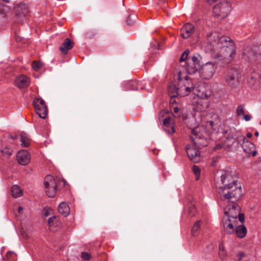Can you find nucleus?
<instances>
[{
    "label": "nucleus",
    "mask_w": 261,
    "mask_h": 261,
    "mask_svg": "<svg viewBox=\"0 0 261 261\" xmlns=\"http://www.w3.org/2000/svg\"><path fill=\"white\" fill-rule=\"evenodd\" d=\"M192 170L195 175L196 180H198L200 175V168L197 166L194 165L193 166Z\"/></svg>",
    "instance_id": "34"
},
{
    "label": "nucleus",
    "mask_w": 261,
    "mask_h": 261,
    "mask_svg": "<svg viewBox=\"0 0 261 261\" xmlns=\"http://www.w3.org/2000/svg\"><path fill=\"white\" fill-rule=\"evenodd\" d=\"M180 73H181V72H179V73H178V80H179V81H180V82L181 83L182 81H181V76H180Z\"/></svg>",
    "instance_id": "55"
},
{
    "label": "nucleus",
    "mask_w": 261,
    "mask_h": 261,
    "mask_svg": "<svg viewBox=\"0 0 261 261\" xmlns=\"http://www.w3.org/2000/svg\"><path fill=\"white\" fill-rule=\"evenodd\" d=\"M8 155L10 156L11 155V153L10 152H9L8 153Z\"/></svg>",
    "instance_id": "60"
},
{
    "label": "nucleus",
    "mask_w": 261,
    "mask_h": 261,
    "mask_svg": "<svg viewBox=\"0 0 261 261\" xmlns=\"http://www.w3.org/2000/svg\"><path fill=\"white\" fill-rule=\"evenodd\" d=\"M241 145L244 150L248 155L254 156L256 154L255 146L254 144L246 140L245 136L240 135Z\"/></svg>",
    "instance_id": "11"
},
{
    "label": "nucleus",
    "mask_w": 261,
    "mask_h": 261,
    "mask_svg": "<svg viewBox=\"0 0 261 261\" xmlns=\"http://www.w3.org/2000/svg\"><path fill=\"white\" fill-rule=\"evenodd\" d=\"M29 10L28 6L24 4H19L16 8L15 16L16 21L19 23H21L25 19L28 14Z\"/></svg>",
    "instance_id": "13"
},
{
    "label": "nucleus",
    "mask_w": 261,
    "mask_h": 261,
    "mask_svg": "<svg viewBox=\"0 0 261 261\" xmlns=\"http://www.w3.org/2000/svg\"><path fill=\"white\" fill-rule=\"evenodd\" d=\"M256 82H257L256 79L252 76L250 77L248 80V83L250 86H253Z\"/></svg>",
    "instance_id": "45"
},
{
    "label": "nucleus",
    "mask_w": 261,
    "mask_h": 261,
    "mask_svg": "<svg viewBox=\"0 0 261 261\" xmlns=\"http://www.w3.org/2000/svg\"><path fill=\"white\" fill-rule=\"evenodd\" d=\"M244 118L246 121H248L251 119V116L249 115L246 114L244 115Z\"/></svg>",
    "instance_id": "49"
},
{
    "label": "nucleus",
    "mask_w": 261,
    "mask_h": 261,
    "mask_svg": "<svg viewBox=\"0 0 261 261\" xmlns=\"http://www.w3.org/2000/svg\"><path fill=\"white\" fill-rule=\"evenodd\" d=\"M197 109L199 111H204L208 106V101L207 99H201L198 98L197 101Z\"/></svg>",
    "instance_id": "28"
},
{
    "label": "nucleus",
    "mask_w": 261,
    "mask_h": 261,
    "mask_svg": "<svg viewBox=\"0 0 261 261\" xmlns=\"http://www.w3.org/2000/svg\"><path fill=\"white\" fill-rule=\"evenodd\" d=\"M232 204L230 206L228 205L225 208L224 214L226 218H232V217H235L237 219L238 214L239 213V207L236 203V202H231Z\"/></svg>",
    "instance_id": "15"
},
{
    "label": "nucleus",
    "mask_w": 261,
    "mask_h": 261,
    "mask_svg": "<svg viewBox=\"0 0 261 261\" xmlns=\"http://www.w3.org/2000/svg\"><path fill=\"white\" fill-rule=\"evenodd\" d=\"M12 195L14 198H17L21 196V190L20 188L16 185L13 186L11 188Z\"/></svg>",
    "instance_id": "30"
},
{
    "label": "nucleus",
    "mask_w": 261,
    "mask_h": 261,
    "mask_svg": "<svg viewBox=\"0 0 261 261\" xmlns=\"http://www.w3.org/2000/svg\"><path fill=\"white\" fill-rule=\"evenodd\" d=\"M45 216H47V213H46V214H45Z\"/></svg>",
    "instance_id": "61"
},
{
    "label": "nucleus",
    "mask_w": 261,
    "mask_h": 261,
    "mask_svg": "<svg viewBox=\"0 0 261 261\" xmlns=\"http://www.w3.org/2000/svg\"><path fill=\"white\" fill-rule=\"evenodd\" d=\"M200 227V221H198L196 222L192 228V234L193 236H195L196 235V232L198 231V230L199 229Z\"/></svg>",
    "instance_id": "33"
},
{
    "label": "nucleus",
    "mask_w": 261,
    "mask_h": 261,
    "mask_svg": "<svg viewBox=\"0 0 261 261\" xmlns=\"http://www.w3.org/2000/svg\"><path fill=\"white\" fill-rule=\"evenodd\" d=\"M193 91L194 94L198 98L207 99L211 95V91L204 85L200 86L197 88L194 87L193 89Z\"/></svg>",
    "instance_id": "14"
},
{
    "label": "nucleus",
    "mask_w": 261,
    "mask_h": 261,
    "mask_svg": "<svg viewBox=\"0 0 261 261\" xmlns=\"http://www.w3.org/2000/svg\"><path fill=\"white\" fill-rule=\"evenodd\" d=\"M243 59L251 63H259V59L254 46H247L243 51Z\"/></svg>",
    "instance_id": "8"
},
{
    "label": "nucleus",
    "mask_w": 261,
    "mask_h": 261,
    "mask_svg": "<svg viewBox=\"0 0 261 261\" xmlns=\"http://www.w3.org/2000/svg\"><path fill=\"white\" fill-rule=\"evenodd\" d=\"M6 256L8 258L14 259L16 256V254L13 251H10L7 253Z\"/></svg>",
    "instance_id": "41"
},
{
    "label": "nucleus",
    "mask_w": 261,
    "mask_h": 261,
    "mask_svg": "<svg viewBox=\"0 0 261 261\" xmlns=\"http://www.w3.org/2000/svg\"><path fill=\"white\" fill-rule=\"evenodd\" d=\"M73 42L70 39L66 38L59 49L63 54H66L67 51L73 47Z\"/></svg>",
    "instance_id": "22"
},
{
    "label": "nucleus",
    "mask_w": 261,
    "mask_h": 261,
    "mask_svg": "<svg viewBox=\"0 0 261 261\" xmlns=\"http://www.w3.org/2000/svg\"><path fill=\"white\" fill-rule=\"evenodd\" d=\"M225 81L226 84L231 88H235L240 84L239 73L235 69H231L228 71L225 76Z\"/></svg>",
    "instance_id": "5"
},
{
    "label": "nucleus",
    "mask_w": 261,
    "mask_h": 261,
    "mask_svg": "<svg viewBox=\"0 0 261 261\" xmlns=\"http://www.w3.org/2000/svg\"><path fill=\"white\" fill-rule=\"evenodd\" d=\"M22 210H23L22 207H21V206H19V207H18V212L19 213H21V212L22 211Z\"/></svg>",
    "instance_id": "54"
},
{
    "label": "nucleus",
    "mask_w": 261,
    "mask_h": 261,
    "mask_svg": "<svg viewBox=\"0 0 261 261\" xmlns=\"http://www.w3.org/2000/svg\"><path fill=\"white\" fill-rule=\"evenodd\" d=\"M239 260L241 259L242 257L244 256V254L242 252H240L238 254Z\"/></svg>",
    "instance_id": "51"
},
{
    "label": "nucleus",
    "mask_w": 261,
    "mask_h": 261,
    "mask_svg": "<svg viewBox=\"0 0 261 261\" xmlns=\"http://www.w3.org/2000/svg\"><path fill=\"white\" fill-rule=\"evenodd\" d=\"M222 148V145L221 144H217L215 145V146L213 148L214 150H219Z\"/></svg>",
    "instance_id": "47"
},
{
    "label": "nucleus",
    "mask_w": 261,
    "mask_h": 261,
    "mask_svg": "<svg viewBox=\"0 0 261 261\" xmlns=\"http://www.w3.org/2000/svg\"><path fill=\"white\" fill-rule=\"evenodd\" d=\"M44 184L47 195L49 197H54L57 186L55 179L50 175H47L44 178Z\"/></svg>",
    "instance_id": "6"
},
{
    "label": "nucleus",
    "mask_w": 261,
    "mask_h": 261,
    "mask_svg": "<svg viewBox=\"0 0 261 261\" xmlns=\"http://www.w3.org/2000/svg\"><path fill=\"white\" fill-rule=\"evenodd\" d=\"M234 42L229 37L222 36L218 41V44L222 49L229 46V45L233 44Z\"/></svg>",
    "instance_id": "23"
},
{
    "label": "nucleus",
    "mask_w": 261,
    "mask_h": 261,
    "mask_svg": "<svg viewBox=\"0 0 261 261\" xmlns=\"http://www.w3.org/2000/svg\"><path fill=\"white\" fill-rule=\"evenodd\" d=\"M220 181L222 186L219 190L224 199L229 202H237L242 196V187L240 183L234 179L233 173L231 171H223Z\"/></svg>",
    "instance_id": "1"
},
{
    "label": "nucleus",
    "mask_w": 261,
    "mask_h": 261,
    "mask_svg": "<svg viewBox=\"0 0 261 261\" xmlns=\"http://www.w3.org/2000/svg\"><path fill=\"white\" fill-rule=\"evenodd\" d=\"M171 118L170 117H166L163 120V124L164 126L168 127L170 125Z\"/></svg>",
    "instance_id": "44"
},
{
    "label": "nucleus",
    "mask_w": 261,
    "mask_h": 261,
    "mask_svg": "<svg viewBox=\"0 0 261 261\" xmlns=\"http://www.w3.org/2000/svg\"><path fill=\"white\" fill-rule=\"evenodd\" d=\"M42 66V63L40 62L34 61L32 63V67L35 71H38Z\"/></svg>",
    "instance_id": "35"
},
{
    "label": "nucleus",
    "mask_w": 261,
    "mask_h": 261,
    "mask_svg": "<svg viewBox=\"0 0 261 261\" xmlns=\"http://www.w3.org/2000/svg\"><path fill=\"white\" fill-rule=\"evenodd\" d=\"M58 211L61 214L67 216L70 213V208L66 203L62 202L58 206Z\"/></svg>",
    "instance_id": "26"
},
{
    "label": "nucleus",
    "mask_w": 261,
    "mask_h": 261,
    "mask_svg": "<svg viewBox=\"0 0 261 261\" xmlns=\"http://www.w3.org/2000/svg\"><path fill=\"white\" fill-rule=\"evenodd\" d=\"M247 228L244 224L237 226L234 233L236 236L240 238H243L245 237L247 234Z\"/></svg>",
    "instance_id": "24"
},
{
    "label": "nucleus",
    "mask_w": 261,
    "mask_h": 261,
    "mask_svg": "<svg viewBox=\"0 0 261 261\" xmlns=\"http://www.w3.org/2000/svg\"><path fill=\"white\" fill-rule=\"evenodd\" d=\"M30 84L29 78L25 75L17 76L15 80V85L20 89L27 88Z\"/></svg>",
    "instance_id": "16"
},
{
    "label": "nucleus",
    "mask_w": 261,
    "mask_h": 261,
    "mask_svg": "<svg viewBox=\"0 0 261 261\" xmlns=\"http://www.w3.org/2000/svg\"><path fill=\"white\" fill-rule=\"evenodd\" d=\"M260 124H261V121H260Z\"/></svg>",
    "instance_id": "63"
},
{
    "label": "nucleus",
    "mask_w": 261,
    "mask_h": 261,
    "mask_svg": "<svg viewBox=\"0 0 261 261\" xmlns=\"http://www.w3.org/2000/svg\"><path fill=\"white\" fill-rule=\"evenodd\" d=\"M175 132L174 128L172 126L170 128V130H168V133L173 134Z\"/></svg>",
    "instance_id": "52"
},
{
    "label": "nucleus",
    "mask_w": 261,
    "mask_h": 261,
    "mask_svg": "<svg viewBox=\"0 0 261 261\" xmlns=\"http://www.w3.org/2000/svg\"><path fill=\"white\" fill-rule=\"evenodd\" d=\"M33 103L37 115L41 118H45L47 114V108L44 100L41 98H38L35 99Z\"/></svg>",
    "instance_id": "7"
},
{
    "label": "nucleus",
    "mask_w": 261,
    "mask_h": 261,
    "mask_svg": "<svg viewBox=\"0 0 261 261\" xmlns=\"http://www.w3.org/2000/svg\"><path fill=\"white\" fill-rule=\"evenodd\" d=\"M145 81H137V85L136 86L137 90L145 89Z\"/></svg>",
    "instance_id": "38"
},
{
    "label": "nucleus",
    "mask_w": 261,
    "mask_h": 261,
    "mask_svg": "<svg viewBox=\"0 0 261 261\" xmlns=\"http://www.w3.org/2000/svg\"><path fill=\"white\" fill-rule=\"evenodd\" d=\"M222 51L225 54L226 57H229L230 58H232L234 57L235 55V48H234V44H232L229 45V46H227L225 48L222 49Z\"/></svg>",
    "instance_id": "25"
},
{
    "label": "nucleus",
    "mask_w": 261,
    "mask_h": 261,
    "mask_svg": "<svg viewBox=\"0 0 261 261\" xmlns=\"http://www.w3.org/2000/svg\"><path fill=\"white\" fill-rule=\"evenodd\" d=\"M225 143L228 147H230L235 144L238 145L239 144H241L240 136H237L233 134H229L226 138Z\"/></svg>",
    "instance_id": "21"
},
{
    "label": "nucleus",
    "mask_w": 261,
    "mask_h": 261,
    "mask_svg": "<svg viewBox=\"0 0 261 261\" xmlns=\"http://www.w3.org/2000/svg\"><path fill=\"white\" fill-rule=\"evenodd\" d=\"M238 218L240 222L242 223V224H243L245 221V217L244 215L242 213H239L238 214Z\"/></svg>",
    "instance_id": "43"
},
{
    "label": "nucleus",
    "mask_w": 261,
    "mask_h": 261,
    "mask_svg": "<svg viewBox=\"0 0 261 261\" xmlns=\"http://www.w3.org/2000/svg\"><path fill=\"white\" fill-rule=\"evenodd\" d=\"M186 152L189 159L193 163H198L200 160V152L198 148L192 144L186 146Z\"/></svg>",
    "instance_id": "12"
},
{
    "label": "nucleus",
    "mask_w": 261,
    "mask_h": 261,
    "mask_svg": "<svg viewBox=\"0 0 261 261\" xmlns=\"http://www.w3.org/2000/svg\"><path fill=\"white\" fill-rule=\"evenodd\" d=\"M231 10L230 4L227 1H221L213 8V14L218 18L222 19L228 15Z\"/></svg>",
    "instance_id": "2"
},
{
    "label": "nucleus",
    "mask_w": 261,
    "mask_h": 261,
    "mask_svg": "<svg viewBox=\"0 0 261 261\" xmlns=\"http://www.w3.org/2000/svg\"><path fill=\"white\" fill-rule=\"evenodd\" d=\"M258 135H259V133H258V132H255V133H254V135H255V136H258Z\"/></svg>",
    "instance_id": "58"
},
{
    "label": "nucleus",
    "mask_w": 261,
    "mask_h": 261,
    "mask_svg": "<svg viewBox=\"0 0 261 261\" xmlns=\"http://www.w3.org/2000/svg\"><path fill=\"white\" fill-rule=\"evenodd\" d=\"M137 85V81H131L128 82L126 85L125 89L126 90H137L136 86Z\"/></svg>",
    "instance_id": "32"
},
{
    "label": "nucleus",
    "mask_w": 261,
    "mask_h": 261,
    "mask_svg": "<svg viewBox=\"0 0 261 261\" xmlns=\"http://www.w3.org/2000/svg\"><path fill=\"white\" fill-rule=\"evenodd\" d=\"M30 140L29 135L26 133L23 132L20 135V141L21 146L23 147H28L29 146V141Z\"/></svg>",
    "instance_id": "29"
},
{
    "label": "nucleus",
    "mask_w": 261,
    "mask_h": 261,
    "mask_svg": "<svg viewBox=\"0 0 261 261\" xmlns=\"http://www.w3.org/2000/svg\"><path fill=\"white\" fill-rule=\"evenodd\" d=\"M229 143H232V140L229 141Z\"/></svg>",
    "instance_id": "62"
},
{
    "label": "nucleus",
    "mask_w": 261,
    "mask_h": 261,
    "mask_svg": "<svg viewBox=\"0 0 261 261\" xmlns=\"http://www.w3.org/2000/svg\"><path fill=\"white\" fill-rule=\"evenodd\" d=\"M175 97H170V104H173V103L176 102L175 99Z\"/></svg>",
    "instance_id": "48"
},
{
    "label": "nucleus",
    "mask_w": 261,
    "mask_h": 261,
    "mask_svg": "<svg viewBox=\"0 0 261 261\" xmlns=\"http://www.w3.org/2000/svg\"><path fill=\"white\" fill-rule=\"evenodd\" d=\"M188 206L189 215L190 217L194 216L196 213V208L195 205L192 202H190L188 203Z\"/></svg>",
    "instance_id": "31"
},
{
    "label": "nucleus",
    "mask_w": 261,
    "mask_h": 261,
    "mask_svg": "<svg viewBox=\"0 0 261 261\" xmlns=\"http://www.w3.org/2000/svg\"><path fill=\"white\" fill-rule=\"evenodd\" d=\"M194 88L188 79V76H186L185 77V83L183 86H180L178 90L180 92V95L185 96L188 95L193 90Z\"/></svg>",
    "instance_id": "17"
},
{
    "label": "nucleus",
    "mask_w": 261,
    "mask_h": 261,
    "mask_svg": "<svg viewBox=\"0 0 261 261\" xmlns=\"http://www.w3.org/2000/svg\"><path fill=\"white\" fill-rule=\"evenodd\" d=\"M194 32V27L191 23L186 24L181 29V36L184 39H188Z\"/></svg>",
    "instance_id": "20"
},
{
    "label": "nucleus",
    "mask_w": 261,
    "mask_h": 261,
    "mask_svg": "<svg viewBox=\"0 0 261 261\" xmlns=\"http://www.w3.org/2000/svg\"><path fill=\"white\" fill-rule=\"evenodd\" d=\"M252 136V134L250 133H248L247 134V137L248 138H251Z\"/></svg>",
    "instance_id": "57"
},
{
    "label": "nucleus",
    "mask_w": 261,
    "mask_h": 261,
    "mask_svg": "<svg viewBox=\"0 0 261 261\" xmlns=\"http://www.w3.org/2000/svg\"><path fill=\"white\" fill-rule=\"evenodd\" d=\"M10 0H0V5H2L3 6H4L5 5L3 4L5 3H9Z\"/></svg>",
    "instance_id": "50"
},
{
    "label": "nucleus",
    "mask_w": 261,
    "mask_h": 261,
    "mask_svg": "<svg viewBox=\"0 0 261 261\" xmlns=\"http://www.w3.org/2000/svg\"><path fill=\"white\" fill-rule=\"evenodd\" d=\"M10 137L13 139V140H15V139H16L17 138V136L16 135H15V136H10Z\"/></svg>",
    "instance_id": "56"
},
{
    "label": "nucleus",
    "mask_w": 261,
    "mask_h": 261,
    "mask_svg": "<svg viewBox=\"0 0 261 261\" xmlns=\"http://www.w3.org/2000/svg\"><path fill=\"white\" fill-rule=\"evenodd\" d=\"M179 109L177 107H175L173 108V112H174V113H173V116L174 117H180V114L179 113Z\"/></svg>",
    "instance_id": "42"
},
{
    "label": "nucleus",
    "mask_w": 261,
    "mask_h": 261,
    "mask_svg": "<svg viewBox=\"0 0 261 261\" xmlns=\"http://www.w3.org/2000/svg\"><path fill=\"white\" fill-rule=\"evenodd\" d=\"M16 40L17 41H20V40H21V39H20V38H19V37H17L16 38Z\"/></svg>",
    "instance_id": "59"
},
{
    "label": "nucleus",
    "mask_w": 261,
    "mask_h": 261,
    "mask_svg": "<svg viewBox=\"0 0 261 261\" xmlns=\"http://www.w3.org/2000/svg\"><path fill=\"white\" fill-rule=\"evenodd\" d=\"M81 257L82 258L86 260H89L91 258V255L89 253L87 252H83L81 254Z\"/></svg>",
    "instance_id": "40"
},
{
    "label": "nucleus",
    "mask_w": 261,
    "mask_h": 261,
    "mask_svg": "<svg viewBox=\"0 0 261 261\" xmlns=\"http://www.w3.org/2000/svg\"><path fill=\"white\" fill-rule=\"evenodd\" d=\"M216 67L214 64L212 63H207L205 65L201 66L199 71L200 75L204 79H210L214 74L216 71Z\"/></svg>",
    "instance_id": "10"
},
{
    "label": "nucleus",
    "mask_w": 261,
    "mask_h": 261,
    "mask_svg": "<svg viewBox=\"0 0 261 261\" xmlns=\"http://www.w3.org/2000/svg\"><path fill=\"white\" fill-rule=\"evenodd\" d=\"M48 225L50 231L55 232L60 228L61 222L57 217L54 216L48 219Z\"/></svg>",
    "instance_id": "19"
},
{
    "label": "nucleus",
    "mask_w": 261,
    "mask_h": 261,
    "mask_svg": "<svg viewBox=\"0 0 261 261\" xmlns=\"http://www.w3.org/2000/svg\"><path fill=\"white\" fill-rule=\"evenodd\" d=\"M191 139L192 140L191 144L198 149L207 144L206 140L202 137L200 128L198 127L194 128L192 130Z\"/></svg>",
    "instance_id": "4"
},
{
    "label": "nucleus",
    "mask_w": 261,
    "mask_h": 261,
    "mask_svg": "<svg viewBox=\"0 0 261 261\" xmlns=\"http://www.w3.org/2000/svg\"><path fill=\"white\" fill-rule=\"evenodd\" d=\"M259 59V63H261V44L259 45H254Z\"/></svg>",
    "instance_id": "36"
},
{
    "label": "nucleus",
    "mask_w": 261,
    "mask_h": 261,
    "mask_svg": "<svg viewBox=\"0 0 261 261\" xmlns=\"http://www.w3.org/2000/svg\"><path fill=\"white\" fill-rule=\"evenodd\" d=\"M179 88H177L176 85L170 84L168 87V93L170 97H177L180 95Z\"/></svg>",
    "instance_id": "27"
},
{
    "label": "nucleus",
    "mask_w": 261,
    "mask_h": 261,
    "mask_svg": "<svg viewBox=\"0 0 261 261\" xmlns=\"http://www.w3.org/2000/svg\"><path fill=\"white\" fill-rule=\"evenodd\" d=\"M237 113L239 116L242 115L244 114V108L242 105L238 106L237 110Z\"/></svg>",
    "instance_id": "39"
},
{
    "label": "nucleus",
    "mask_w": 261,
    "mask_h": 261,
    "mask_svg": "<svg viewBox=\"0 0 261 261\" xmlns=\"http://www.w3.org/2000/svg\"><path fill=\"white\" fill-rule=\"evenodd\" d=\"M207 124L211 126L212 128L214 127V122L213 121H210L207 122Z\"/></svg>",
    "instance_id": "53"
},
{
    "label": "nucleus",
    "mask_w": 261,
    "mask_h": 261,
    "mask_svg": "<svg viewBox=\"0 0 261 261\" xmlns=\"http://www.w3.org/2000/svg\"><path fill=\"white\" fill-rule=\"evenodd\" d=\"M133 16L134 17H135V15L134 16H132L131 15H129L128 16L126 20V23L128 24V25H130L132 24L133 23V21L132 20V17Z\"/></svg>",
    "instance_id": "46"
},
{
    "label": "nucleus",
    "mask_w": 261,
    "mask_h": 261,
    "mask_svg": "<svg viewBox=\"0 0 261 261\" xmlns=\"http://www.w3.org/2000/svg\"><path fill=\"white\" fill-rule=\"evenodd\" d=\"M238 223L237 219L234 217H232V218H230V219L224 217L222 224L225 233L228 234L234 233Z\"/></svg>",
    "instance_id": "9"
},
{
    "label": "nucleus",
    "mask_w": 261,
    "mask_h": 261,
    "mask_svg": "<svg viewBox=\"0 0 261 261\" xmlns=\"http://www.w3.org/2000/svg\"><path fill=\"white\" fill-rule=\"evenodd\" d=\"M202 57L198 54H195L188 59L186 70L188 74H193L198 72L201 68Z\"/></svg>",
    "instance_id": "3"
},
{
    "label": "nucleus",
    "mask_w": 261,
    "mask_h": 261,
    "mask_svg": "<svg viewBox=\"0 0 261 261\" xmlns=\"http://www.w3.org/2000/svg\"><path fill=\"white\" fill-rule=\"evenodd\" d=\"M17 160L21 165H26L29 162L30 158L29 153L25 150H21L18 152L17 155Z\"/></svg>",
    "instance_id": "18"
},
{
    "label": "nucleus",
    "mask_w": 261,
    "mask_h": 261,
    "mask_svg": "<svg viewBox=\"0 0 261 261\" xmlns=\"http://www.w3.org/2000/svg\"><path fill=\"white\" fill-rule=\"evenodd\" d=\"M189 53V50L188 49L186 50L181 55L180 59L179 62H182L183 61H186L187 59L188 60V56Z\"/></svg>",
    "instance_id": "37"
}]
</instances>
